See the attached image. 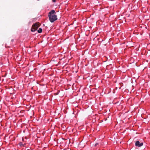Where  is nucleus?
I'll return each instance as SVG.
<instances>
[{"label": "nucleus", "instance_id": "obj_1", "mask_svg": "<svg viewBox=\"0 0 150 150\" xmlns=\"http://www.w3.org/2000/svg\"><path fill=\"white\" fill-rule=\"evenodd\" d=\"M55 12L54 10H52L48 13L49 19L52 23L53 22L57 19V16L54 14Z\"/></svg>", "mask_w": 150, "mask_h": 150}, {"label": "nucleus", "instance_id": "obj_2", "mask_svg": "<svg viewBox=\"0 0 150 150\" xmlns=\"http://www.w3.org/2000/svg\"><path fill=\"white\" fill-rule=\"evenodd\" d=\"M40 26V24L39 23H37L34 24L32 26L31 31L34 32Z\"/></svg>", "mask_w": 150, "mask_h": 150}, {"label": "nucleus", "instance_id": "obj_3", "mask_svg": "<svg viewBox=\"0 0 150 150\" xmlns=\"http://www.w3.org/2000/svg\"><path fill=\"white\" fill-rule=\"evenodd\" d=\"M143 144V143H140L139 141H137L135 142V145L136 146L140 147L142 146Z\"/></svg>", "mask_w": 150, "mask_h": 150}, {"label": "nucleus", "instance_id": "obj_4", "mask_svg": "<svg viewBox=\"0 0 150 150\" xmlns=\"http://www.w3.org/2000/svg\"><path fill=\"white\" fill-rule=\"evenodd\" d=\"M42 29L41 28H40L38 30V33H41L42 32Z\"/></svg>", "mask_w": 150, "mask_h": 150}, {"label": "nucleus", "instance_id": "obj_5", "mask_svg": "<svg viewBox=\"0 0 150 150\" xmlns=\"http://www.w3.org/2000/svg\"><path fill=\"white\" fill-rule=\"evenodd\" d=\"M52 1L54 2H55L56 1V0H52Z\"/></svg>", "mask_w": 150, "mask_h": 150}, {"label": "nucleus", "instance_id": "obj_6", "mask_svg": "<svg viewBox=\"0 0 150 150\" xmlns=\"http://www.w3.org/2000/svg\"><path fill=\"white\" fill-rule=\"evenodd\" d=\"M98 144H95V146H97V145H98Z\"/></svg>", "mask_w": 150, "mask_h": 150}]
</instances>
